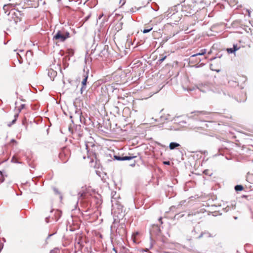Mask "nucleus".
Segmentation results:
<instances>
[{
  "mask_svg": "<svg viewBox=\"0 0 253 253\" xmlns=\"http://www.w3.org/2000/svg\"><path fill=\"white\" fill-rule=\"evenodd\" d=\"M208 170H205L204 171V173L205 174H207V172H208Z\"/></svg>",
  "mask_w": 253,
  "mask_h": 253,
  "instance_id": "nucleus-58",
  "label": "nucleus"
},
{
  "mask_svg": "<svg viewBox=\"0 0 253 253\" xmlns=\"http://www.w3.org/2000/svg\"><path fill=\"white\" fill-rule=\"evenodd\" d=\"M53 212L54 214L53 216H52V218L55 221H57L61 216L62 212L59 210H54V209H52L50 211L51 213Z\"/></svg>",
  "mask_w": 253,
  "mask_h": 253,
  "instance_id": "nucleus-14",
  "label": "nucleus"
},
{
  "mask_svg": "<svg viewBox=\"0 0 253 253\" xmlns=\"http://www.w3.org/2000/svg\"><path fill=\"white\" fill-rule=\"evenodd\" d=\"M121 2H123L122 4V6L124 5L126 3V0H120V3H121Z\"/></svg>",
  "mask_w": 253,
  "mask_h": 253,
  "instance_id": "nucleus-51",
  "label": "nucleus"
},
{
  "mask_svg": "<svg viewBox=\"0 0 253 253\" xmlns=\"http://www.w3.org/2000/svg\"><path fill=\"white\" fill-rule=\"evenodd\" d=\"M68 129L70 131H71L72 133H73L72 132V126H70L68 127Z\"/></svg>",
  "mask_w": 253,
  "mask_h": 253,
  "instance_id": "nucleus-55",
  "label": "nucleus"
},
{
  "mask_svg": "<svg viewBox=\"0 0 253 253\" xmlns=\"http://www.w3.org/2000/svg\"><path fill=\"white\" fill-rule=\"evenodd\" d=\"M52 189H53V191L54 192V193H55V194H57H57H58V195H60V199H62V196L61 195V193H60V191L58 190V189H57V188H56V187H53L52 188Z\"/></svg>",
  "mask_w": 253,
  "mask_h": 253,
  "instance_id": "nucleus-26",
  "label": "nucleus"
},
{
  "mask_svg": "<svg viewBox=\"0 0 253 253\" xmlns=\"http://www.w3.org/2000/svg\"><path fill=\"white\" fill-rule=\"evenodd\" d=\"M84 72H85L84 69ZM88 74H89V70L87 69V71L85 73L84 72L83 75V80L82 81L81 85L82 87L81 88L80 91L81 94L83 93V90H85L86 88V84L87 82V80L88 78Z\"/></svg>",
  "mask_w": 253,
  "mask_h": 253,
  "instance_id": "nucleus-10",
  "label": "nucleus"
},
{
  "mask_svg": "<svg viewBox=\"0 0 253 253\" xmlns=\"http://www.w3.org/2000/svg\"><path fill=\"white\" fill-rule=\"evenodd\" d=\"M167 55L163 54L160 55L159 58L157 62V64H161L167 58Z\"/></svg>",
  "mask_w": 253,
  "mask_h": 253,
  "instance_id": "nucleus-22",
  "label": "nucleus"
},
{
  "mask_svg": "<svg viewBox=\"0 0 253 253\" xmlns=\"http://www.w3.org/2000/svg\"><path fill=\"white\" fill-rule=\"evenodd\" d=\"M18 116H19V114L18 113L15 114L14 116V119H16V121H17V119Z\"/></svg>",
  "mask_w": 253,
  "mask_h": 253,
  "instance_id": "nucleus-52",
  "label": "nucleus"
},
{
  "mask_svg": "<svg viewBox=\"0 0 253 253\" xmlns=\"http://www.w3.org/2000/svg\"><path fill=\"white\" fill-rule=\"evenodd\" d=\"M68 53L69 54L70 56H72L74 55V50L72 49H70L68 50Z\"/></svg>",
  "mask_w": 253,
  "mask_h": 253,
  "instance_id": "nucleus-38",
  "label": "nucleus"
},
{
  "mask_svg": "<svg viewBox=\"0 0 253 253\" xmlns=\"http://www.w3.org/2000/svg\"><path fill=\"white\" fill-rule=\"evenodd\" d=\"M136 156H124V161H129L133 158H135Z\"/></svg>",
  "mask_w": 253,
  "mask_h": 253,
  "instance_id": "nucleus-24",
  "label": "nucleus"
},
{
  "mask_svg": "<svg viewBox=\"0 0 253 253\" xmlns=\"http://www.w3.org/2000/svg\"><path fill=\"white\" fill-rule=\"evenodd\" d=\"M78 195V199H79L80 198H82L83 196V193L79 192Z\"/></svg>",
  "mask_w": 253,
  "mask_h": 253,
  "instance_id": "nucleus-50",
  "label": "nucleus"
},
{
  "mask_svg": "<svg viewBox=\"0 0 253 253\" xmlns=\"http://www.w3.org/2000/svg\"><path fill=\"white\" fill-rule=\"evenodd\" d=\"M70 37V33L65 28H63L57 31L54 35L52 40L53 41L63 42Z\"/></svg>",
  "mask_w": 253,
  "mask_h": 253,
  "instance_id": "nucleus-1",
  "label": "nucleus"
},
{
  "mask_svg": "<svg viewBox=\"0 0 253 253\" xmlns=\"http://www.w3.org/2000/svg\"><path fill=\"white\" fill-rule=\"evenodd\" d=\"M153 9L156 11L158 10V9L157 8H153Z\"/></svg>",
  "mask_w": 253,
  "mask_h": 253,
  "instance_id": "nucleus-62",
  "label": "nucleus"
},
{
  "mask_svg": "<svg viewBox=\"0 0 253 253\" xmlns=\"http://www.w3.org/2000/svg\"><path fill=\"white\" fill-rule=\"evenodd\" d=\"M56 234V232L55 233H53L52 234H49L48 235V236L47 237L46 239V241L48 239H49L51 236H52L53 235L55 234Z\"/></svg>",
  "mask_w": 253,
  "mask_h": 253,
  "instance_id": "nucleus-43",
  "label": "nucleus"
},
{
  "mask_svg": "<svg viewBox=\"0 0 253 253\" xmlns=\"http://www.w3.org/2000/svg\"><path fill=\"white\" fill-rule=\"evenodd\" d=\"M237 218H238V217H237V216H234V218L235 219H237Z\"/></svg>",
  "mask_w": 253,
  "mask_h": 253,
  "instance_id": "nucleus-63",
  "label": "nucleus"
},
{
  "mask_svg": "<svg viewBox=\"0 0 253 253\" xmlns=\"http://www.w3.org/2000/svg\"><path fill=\"white\" fill-rule=\"evenodd\" d=\"M234 189L236 192H238L242 191L244 189V187L242 185L238 184L235 186Z\"/></svg>",
  "mask_w": 253,
  "mask_h": 253,
  "instance_id": "nucleus-23",
  "label": "nucleus"
},
{
  "mask_svg": "<svg viewBox=\"0 0 253 253\" xmlns=\"http://www.w3.org/2000/svg\"><path fill=\"white\" fill-rule=\"evenodd\" d=\"M163 163L164 165L167 166H169L170 165V162L169 161H163Z\"/></svg>",
  "mask_w": 253,
  "mask_h": 253,
  "instance_id": "nucleus-41",
  "label": "nucleus"
},
{
  "mask_svg": "<svg viewBox=\"0 0 253 253\" xmlns=\"http://www.w3.org/2000/svg\"><path fill=\"white\" fill-rule=\"evenodd\" d=\"M17 196L21 195H22V192L20 191V194H19L18 193L16 194Z\"/></svg>",
  "mask_w": 253,
  "mask_h": 253,
  "instance_id": "nucleus-61",
  "label": "nucleus"
},
{
  "mask_svg": "<svg viewBox=\"0 0 253 253\" xmlns=\"http://www.w3.org/2000/svg\"><path fill=\"white\" fill-rule=\"evenodd\" d=\"M86 202V206H88L89 205H90V200H89V198H84V197H83V199H82L81 201V203H82L83 202Z\"/></svg>",
  "mask_w": 253,
  "mask_h": 253,
  "instance_id": "nucleus-25",
  "label": "nucleus"
},
{
  "mask_svg": "<svg viewBox=\"0 0 253 253\" xmlns=\"http://www.w3.org/2000/svg\"><path fill=\"white\" fill-rule=\"evenodd\" d=\"M179 146H180V144L175 142H171L169 145V148L170 150H174Z\"/></svg>",
  "mask_w": 253,
  "mask_h": 253,
  "instance_id": "nucleus-19",
  "label": "nucleus"
},
{
  "mask_svg": "<svg viewBox=\"0 0 253 253\" xmlns=\"http://www.w3.org/2000/svg\"><path fill=\"white\" fill-rule=\"evenodd\" d=\"M76 108L75 114L74 115H70V118L71 119V122L73 125H75V122H82V111L80 108H78L77 105H74Z\"/></svg>",
  "mask_w": 253,
  "mask_h": 253,
  "instance_id": "nucleus-6",
  "label": "nucleus"
},
{
  "mask_svg": "<svg viewBox=\"0 0 253 253\" xmlns=\"http://www.w3.org/2000/svg\"><path fill=\"white\" fill-rule=\"evenodd\" d=\"M152 29H153L152 27H151L150 28H144L142 32L144 34L148 33L150 32L152 30Z\"/></svg>",
  "mask_w": 253,
  "mask_h": 253,
  "instance_id": "nucleus-33",
  "label": "nucleus"
},
{
  "mask_svg": "<svg viewBox=\"0 0 253 253\" xmlns=\"http://www.w3.org/2000/svg\"><path fill=\"white\" fill-rule=\"evenodd\" d=\"M217 155H223V153L221 152V148H218V153L217 154Z\"/></svg>",
  "mask_w": 253,
  "mask_h": 253,
  "instance_id": "nucleus-44",
  "label": "nucleus"
},
{
  "mask_svg": "<svg viewBox=\"0 0 253 253\" xmlns=\"http://www.w3.org/2000/svg\"><path fill=\"white\" fill-rule=\"evenodd\" d=\"M202 237L211 238L213 237V236L208 231H204L201 232L200 235L197 237V239H201Z\"/></svg>",
  "mask_w": 253,
  "mask_h": 253,
  "instance_id": "nucleus-16",
  "label": "nucleus"
},
{
  "mask_svg": "<svg viewBox=\"0 0 253 253\" xmlns=\"http://www.w3.org/2000/svg\"><path fill=\"white\" fill-rule=\"evenodd\" d=\"M166 240H167V238H165V237H162L161 239V241L164 243H167V241H166Z\"/></svg>",
  "mask_w": 253,
  "mask_h": 253,
  "instance_id": "nucleus-42",
  "label": "nucleus"
},
{
  "mask_svg": "<svg viewBox=\"0 0 253 253\" xmlns=\"http://www.w3.org/2000/svg\"><path fill=\"white\" fill-rule=\"evenodd\" d=\"M11 162L16 164H21V163L19 162L14 156L12 157L11 160Z\"/></svg>",
  "mask_w": 253,
  "mask_h": 253,
  "instance_id": "nucleus-34",
  "label": "nucleus"
},
{
  "mask_svg": "<svg viewBox=\"0 0 253 253\" xmlns=\"http://www.w3.org/2000/svg\"><path fill=\"white\" fill-rule=\"evenodd\" d=\"M114 160L118 161H124V156L120 155H114Z\"/></svg>",
  "mask_w": 253,
  "mask_h": 253,
  "instance_id": "nucleus-21",
  "label": "nucleus"
},
{
  "mask_svg": "<svg viewBox=\"0 0 253 253\" xmlns=\"http://www.w3.org/2000/svg\"><path fill=\"white\" fill-rule=\"evenodd\" d=\"M194 60H197V62H201L202 59L200 58H197L196 57L195 58H194V59H193Z\"/></svg>",
  "mask_w": 253,
  "mask_h": 253,
  "instance_id": "nucleus-46",
  "label": "nucleus"
},
{
  "mask_svg": "<svg viewBox=\"0 0 253 253\" xmlns=\"http://www.w3.org/2000/svg\"><path fill=\"white\" fill-rule=\"evenodd\" d=\"M232 48L234 49V50H235V52H236L240 48V47L238 45L237 43H234L233 44V47Z\"/></svg>",
  "mask_w": 253,
  "mask_h": 253,
  "instance_id": "nucleus-31",
  "label": "nucleus"
},
{
  "mask_svg": "<svg viewBox=\"0 0 253 253\" xmlns=\"http://www.w3.org/2000/svg\"><path fill=\"white\" fill-rule=\"evenodd\" d=\"M59 251L58 248H55L50 251V253H58Z\"/></svg>",
  "mask_w": 253,
  "mask_h": 253,
  "instance_id": "nucleus-39",
  "label": "nucleus"
},
{
  "mask_svg": "<svg viewBox=\"0 0 253 253\" xmlns=\"http://www.w3.org/2000/svg\"><path fill=\"white\" fill-rule=\"evenodd\" d=\"M116 235L115 236L116 238H120L123 240L124 238L126 236L127 232L126 229V225L125 223H120L117 227L116 231Z\"/></svg>",
  "mask_w": 253,
  "mask_h": 253,
  "instance_id": "nucleus-3",
  "label": "nucleus"
},
{
  "mask_svg": "<svg viewBox=\"0 0 253 253\" xmlns=\"http://www.w3.org/2000/svg\"><path fill=\"white\" fill-rule=\"evenodd\" d=\"M181 10L185 13L186 15H192L196 12L197 9L196 7V4L191 5L187 4L181 5Z\"/></svg>",
  "mask_w": 253,
  "mask_h": 253,
  "instance_id": "nucleus-5",
  "label": "nucleus"
},
{
  "mask_svg": "<svg viewBox=\"0 0 253 253\" xmlns=\"http://www.w3.org/2000/svg\"><path fill=\"white\" fill-rule=\"evenodd\" d=\"M185 0H179L180 1V2H184Z\"/></svg>",
  "mask_w": 253,
  "mask_h": 253,
  "instance_id": "nucleus-59",
  "label": "nucleus"
},
{
  "mask_svg": "<svg viewBox=\"0 0 253 253\" xmlns=\"http://www.w3.org/2000/svg\"><path fill=\"white\" fill-rule=\"evenodd\" d=\"M192 234L193 235V237L195 238H197V237H196V230L195 228H194L192 231Z\"/></svg>",
  "mask_w": 253,
  "mask_h": 253,
  "instance_id": "nucleus-37",
  "label": "nucleus"
},
{
  "mask_svg": "<svg viewBox=\"0 0 253 253\" xmlns=\"http://www.w3.org/2000/svg\"><path fill=\"white\" fill-rule=\"evenodd\" d=\"M90 17V14H89V15H87V16H86L84 18V19H85V21L88 20L89 19Z\"/></svg>",
  "mask_w": 253,
  "mask_h": 253,
  "instance_id": "nucleus-53",
  "label": "nucleus"
},
{
  "mask_svg": "<svg viewBox=\"0 0 253 253\" xmlns=\"http://www.w3.org/2000/svg\"><path fill=\"white\" fill-rule=\"evenodd\" d=\"M48 75L51 79H53V80L57 76V72L52 69H50L48 70Z\"/></svg>",
  "mask_w": 253,
  "mask_h": 253,
  "instance_id": "nucleus-18",
  "label": "nucleus"
},
{
  "mask_svg": "<svg viewBox=\"0 0 253 253\" xmlns=\"http://www.w3.org/2000/svg\"><path fill=\"white\" fill-rule=\"evenodd\" d=\"M207 114V112L205 111H194L191 113L187 114L186 116L188 119H193L196 121H201L202 120L199 117L200 115H205Z\"/></svg>",
  "mask_w": 253,
  "mask_h": 253,
  "instance_id": "nucleus-8",
  "label": "nucleus"
},
{
  "mask_svg": "<svg viewBox=\"0 0 253 253\" xmlns=\"http://www.w3.org/2000/svg\"><path fill=\"white\" fill-rule=\"evenodd\" d=\"M196 86L200 91L206 93L211 90V85L209 83L205 82L197 84Z\"/></svg>",
  "mask_w": 253,
  "mask_h": 253,
  "instance_id": "nucleus-9",
  "label": "nucleus"
},
{
  "mask_svg": "<svg viewBox=\"0 0 253 253\" xmlns=\"http://www.w3.org/2000/svg\"><path fill=\"white\" fill-rule=\"evenodd\" d=\"M85 149L87 153H95V148L97 147L93 142L88 141L85 143Z\"/></svg>",
  "mask_w": 253,
  "mask_h": 253,
  "instance_id": "nucleus-11",
  "label": "nucleus"
},
{
  "mask_svg": "<svg viewBox=\"0 0 253 253\" xmlns=\"http://www.w3.org/2000/svg\"><path fill=\"white\" fill-rule=\"evenodd\" d=\"M205 65V64L203 63H200V62H198V63L196 64L193 66L196 68H200Z\"/></svg>",
  "mask_w": 253,
  "mask_h": 253,
  "instance_id": "nucleus-29",
  "label": "nucleus"
},
{
  "mask_svg": "<svg viewBox=\"0 0 253 253\" xmlns=\"http://www.w3.org/2000/svg\"><path fill=\"white\" fill-rule=\"evenodd\" d=\"M25 107V104H22L20 105V108H19V112H20L22 109H24Z\"/></svg>",
  "mask_w": 253,
  "mask_h": 253,
  "instance_id": "nucleus-40",
  "label": "nucleus"
},
{
  "mask_svg": "<svg viewBox=\"0 0 253 253\" xmlns=\"http://www.w3.org/2000/svg\"><path fill=\"white\" fill-rule=\"evenodd\" d=\"M7 42H4V43H4V44H7Z\"/></svg>",
  "mask_w": 253,
  "mask_h": 253,
  "instance_id": "nucleus-64",
  "label": "nucleus"
},
{
  "mask_svg": "<svg viewBox=\"0 0 253 253\" xmlns=\"http://www.w3.org/2000/svg\"><path fill=\"white\" fill-rule=\"evenodd\" d=\"M240 20H235L232 23V26L234 28H237L238 26V25L240 24Z\"/></svg>",
  "mask_w": 253,
  "mask_h": 253,
  "instance_id": "nucleus-27",
  "label": "nucleus"
},
{
  "mask_svg": "<svg viewBox=\"0 0 253 253\" xmlns=\"http://www.w3.org/2000/svg\"><path fill=\"white\" fill-rule=\"evenodd\" d=\"M118 90V89L112 84H104L101 86V93L102 95L109 94L110 92H114Z\"/></svg>",
  "mask_w": 253,
  "mask_h": 253,
  "instance_id": "nucleus-7",
  "label": "nucleus"
},
{
  "mask_svg": "<svg viewBox=\"0 0 253 253\" xmlns=\"http://www.w3.org/2000/svg\"><path fill=\"white\" fill-rule=\"evenodd\" d=\"M16 119H14L11 122L7 124V126L8 127H10L12 125L16 123Z\"/></svg>",
  "mask_w": 253,
  "mask_h": 253,
  "instance_id": "nucleus-36",
  "label": "nucleus"
},
{
  "mask_svg": "<svg viewBox=\"0 0 253 253\" xmlns=\"http://www.w3.org/2000/svg\"><path fill=\"white\" fill-rule=\"evenodd\" d=\"M29 166L33 169H35V166L34 164H32V163H29Z\"/></svg>",
  "mask_w": 253,
  "mask_h": 253,
  "instance_id": "nucleus-49",
  "label": "nucleus"
},
{
  "mask_svg": "<svg viewBox=\"0 0 253 253\" xmlns=\"http://www.w3.org/2000/svg\"><path fill=\"white\" fill-rule=\"evenodd\" d=\"M39 178H40V176H36V177H33L32 178V181L34 182L35 184L36 185H38V180L39 179Z\"/></svg>",
  "mask_w": 253,
  "mask_h": 253,
  "instance_id": "nucleus-32",
  "label": "nucleus"
},
{
  "mask_svg": "<svg viewBox=\"0 0 253 253\" xmlns=\"http://www.w3.org/2000/svg\"><path fill=\"white\" fill-rule=\"evenodd\" d=\"M159 119L162 122H163V121L165 122L166 121L173 120H174V118L173 119H172V118L171 117V116L169 114H167V115H162L160 117Z\"/></svg>",
  "mask_w": 253,
  "mask_h": 253,
  "instance_id": "nucleus-17",
  "label": "nucleus"
},
{
  "mask_svg": "<svg viewBox=\"0 0 253 253\" xmlns=\"http://www.w3.org/2000/svg\"><path fill=\"white\" fill-rule=\"evenodd\" d=\"M49 219H50V216H48V217H46L45 218V221L46 223H49Z\"/></svg>",
  "mask_w": 253,
  "mask_h": 253,
  "instance_id": "nucleus-47",
  "label": "nucleus"
},
{
  "mask_svg": "<svg viewBox=\"0 0 253 253\" xmlns=\"http://www.w3.org/2000/svg\"><path fill=\"white\" fill-rule=\"evenodd\" d=\"M135 165V162L134 163L130 165V166H131V167H134Z\"/></svg>",
  "mask_w": 253,
  "mask_h": 253,
  "instance_id": "nucleus-57",
  "label": "nucleus"
},
{
  "mask_svg": "<svg viewBox=\"0 0 253 253\" xmlns=\"http://www.w3.org/2000/svg\"><path fill=\"white\" fill-rule=\"evenodd\" d=\"M191 2L193 4H198V3H203L204 2V0H191Z\"/></svg>",
  "mask_w": 253,
  "mask_h": 253,
  "instance_id": "nucleus-30",
  "label": "nucleus"
},
{
  "mask_svg": "<svg viewBox=\"0 0 253 253\" xmlns=\"http://www.w3.org/2000/svg\"><path fill=\"white\" fill-rule=\"evenodd\" d=\"M114 239V237H111V240L112 242H113Z\"/></svg>",
  "mask_w": 253,
  "mask_h": 253,
  "instance_id": "nucleus-60",
  "label": "nucleus"
},
{
  "mask_svg": "<svg viewBox=\"0 0 253 253\" xmlns=\"http://www.w3.org/2000/svg\"><path fill=\"white\" fill-rule=\"evenodd\" d=\"M162 219H163V218L162 217H160L158 219V221L161 224H162L163 223Z\"/></svg>",
  "mask_w": 253,
  "mask_h": 253,
  "instance_id": "nucleus-48",
  "label": "nucleus"
},
{
  "mask_svg": "<svg viewBox=\"0 0 253 253\" xmlns=\"http://www.w3.org/2000/svg\"><path fill=\"white\" fill-rule=\"evenodd\" d=\"M226 51H227V52L228 53V54H235V50H234V49L231 47V48H227L226 49Z\"/></svg>",
  "mask_w": 253,
  "mask_h": 253,
  "instance_id": "nucleus-28",
  "label": "nucleus"
},
{
  "mask_svg": "<svg viewBox=\"0 0 253 253\" xmlns=\"http://www.w3.org/2000/svg\"><path fill=\"white\" fill-rule=\"evenodd\" d=\"M179 5V4H177L172 7L169 8L166 12V16L169 18L175 15V14L177 12V7Z\"/></svg>",
  "mask_w": 253,
  "mask_h": 253,
  "instance_id": "nucleus-13",
  "label": "nucleus"
},
{
  "mask_svg": "<svg viewBox=\"0 0 253 253\" xmlns=\"http://www.w3.org/2000/svg\"><path fill=\"white\" fill-rule=\"evenodd\" d=\"M5 180V177H1L0 178V182L1 183L3 182Z\"/></svg>",
  "mask_w": 253,
  "mask_h": 253,
  "instance_id": "nucleus-45",
  "label": "nucleus"
},
{
  "mask_svg": "<svg viewBox=\"0 0 253 253\" xmlns=\"http://www.w3.org/2000/svg\"><path fill=\"white\" fill-rule=\"evenodd\" d=\"M149 232L150 234V248H151L154 244L155 243V241L152 239V236L155 235L157 236H160L161 234V226L158 224H153L151 227L149 229Z\"/></svg>",
  "mask_w": 253,
  "mask_h": 253,
  "instance_id": "nucleus-2",
  "label": "nucleus"
},
{
  "mask_svg": "<svg viewBox=\"0 0 253 253\" xmlns=\"http://www.w3.org/2000/svg\"><path fill=\"white\" fill-rule=\"evenodd\" d=\"M236 202L235 201H232L230 202V205H228L225 208L226 212L228 211L229 210H233L235 209Z\"/></svg>",
  "mask_w": 253,
  "mask_h": 253,
  "instance_id": "nucleus-15",
  "label": "nucleus"
},
{
  "mask_svg": "<svg viewBox=\"0 0 253 253\" xmlns=\"http://www.w3.org/2000/svg\"><path fill=\"white\" fill-rule=\"evenodd\" d=\"M242 197L244 198H247L248 200H249L248 198L250 197V196L244 195H243Z\"/></svg>",
  "mask_w": 253,
  "mask_h": 253,
  "instance_id": "nucleus-56",
  "label": "nucleus"
},
{
  "mask_svg": "<svg viewBox=\"0 0 253 253\" xmlns=\"http://www.w3.org/2000/svg\"><path fill=\"white\" fill-rule=\"evenodd\" d=\"M0 175L1 177H7V175L5 174V171L4 170H0Z\"/></svg>",
  "mask_w": 253,
  "mask_h": 253,
  "instance_id": "nucleus-35",
  "label": "nucleus"
},
{
  "mask_svg": "<svg viewBox=\"0 0 253 253\" xmlns=\"http://www.w3.org/2000/svg\"><path fill=\"white\" fill-rule=\"evenodd\" d=\"M206 51H207V50L206 49H202L200 50V52H198L196 54H194L192 55L191 56H190V57L189 58V63H191V64H194V63H196L197 60H193L194 59V58H195L197 56L204 55V54H205L206 53Z\"/></svg>",
  "mask_w": 253,
  "mask_h": 253,
  "instance_id": "nucleus-12",
  "label": "nucleus"
},
{
  "mask_svg": "<svg viewBox=\"0 0 253 253\" xmlns=\"http://www.w3.org/2000/svg\"><path fill=\"white\" fill-rule=\"evenodd\" d=\"M65 154L63 152H61L59 154V158L60 159L63 163H65L68 161V159L64 160V158L65 157Z\"/></svg>",
  "mask_w": 253,
  "mask_h": 253,
  "instance_id": "nucleus-20",
  "label": "nucleus"
},
{
  "mask_svg": "<svg viewBox=\"0 0 253 253\" xmlns=\"http://www.w3.org/2000/svg\"><path fill=\"white\" fill-rule=\"evenodd\" d=\"M95 50L98 51L99 52L98 55L102 57H106L109 54V46L108 45L97 44L95 48Z\"/></svg>",
  "mask_w": 253,
  "mask_h": 253,
  "instance_id": "nucleus-4",
  "label": "nucleus"
},
{
  "mask_svg": "<svg viewBox=\"0 0 253 253\" xmlns=\"http://www.w3.org/2000/svg\"><path fill=\"white\" fill-rule=\"evenodd\" d=\"M10 141L11 143H12L13 144L17 143V141L14 139H12Z\"/></svg>",
  "mask_w": 253,
  "mask_h": 253,
  "instance_id": "nucleus-54",
  "label": "nucleus"
}]
</instances>
